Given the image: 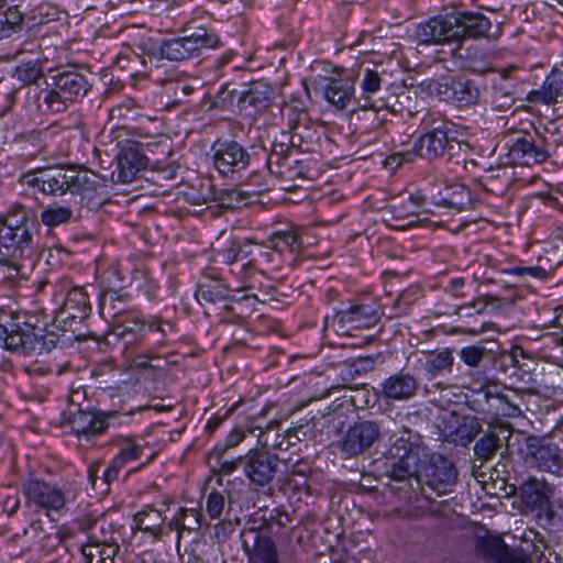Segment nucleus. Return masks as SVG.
I'll list each match as a JSON object with an SVG mask.
<instances>
[{
	"mask_svg": "<svg viewBox=\"0 0 563 563\" xmlns=\"http://www.w3.org/2000/svg\"><path fill=\"white\" fill-rule=\"evenodd\" d=\"M385 457L387 486L395 493L415 490L424 482L438 495H443L457 479L454 464L441 454H430L421 437L409 430L391 441Z\"/></svg>",
	"mask_w": 563,
	"mask_h": 563,
	"instance_id": "1",
	"label": "nucleus"
},
{
	"mask_svg": "<svg viewBox=\"0 0 563 563\" xmlns=\"http://www.w3.org/2000/svg\"><path fill=\"white\" fill-rule=\"evenodd\" d=\"M25 179L29 186L46 196H78L80 205L88 208H96L101 203L102 185L98 176L84 169L56 166L40 170L35 175L29 174Z\"/></svg>",
	"mask_w": 563,
	"mask_h": 563,
	"instance_id": "2",
	"label": "nucleus"
},
{
	"mask_svg": "<svg viewBox=\"0 0 563 563\" xmlns=\"http://www.w3.org/2000/svg\"><path fill=\"white\" fill-rule=\"evenodd\" d=\"M490 25V21L481 12L454 11L418 24L415 38L424 45L461 42L485 36Z\"/></svg>",
	"mask_w": 563,
	"mask_h": 563,
	"instance_id": "3",
	"label": "nucleus"
},
{
	"mask_svg": "<svg viewBox=\"0 0 563 563\" xmlns=\"http://www.w3.org/2000/svg\"><path fill=\"white\" fill-rule=\"evenodd\" d=\"M113 333L118 336L120 346L148 351L153 346H167L174 340L176 325L162 317H151L143 320L136 310L121 314L113 323Z\"/></svg>",
	"mask_w": 563,
	"mask_h": 563,
	"instance_id": "4",
	"label": "nucleus"
},
{
	"mask_svg": "<svg viewBox=\"0 0 563 563\" xmlns=\"http://www.w3.org/2000/svg\"><path fill=\"white\" fill-rule=\"evenodd\" d=\"M38 222L21 205L0 216V255L31 258L36 254Z\"/></svg>",
	"mask_w": 563,
	"mask_h": 563,
	"instance_id": "5",
	"label": "nucleus"
},
{
	"mask_svg": "<svg viewBox=\"0 0 563 563\" xmlns=\"http://www.w3.org/2000/svg\"><path fill=\"white\" fill-rule=\"evenodd\" d=\"M52 80V88L42 89L37 96V107L44 112L65 111L68 103L80 101L92 87L87 76L76 69L58 71Z\"/></svg>",
	"mask_w": 563,
	"mask_h": 563,
	"instance_id": "6",
	"label": "nucleus"
},
{
	"mask_svg": "<svg viewBox=\"0 0 563 563\" xmlns=\"http://www.w3.org/2000/svg\"><path fill=\"white\" fill-rule=\"evenodd\" d=\"M181 36L164 40L161 43L158 51L162 57L183 62L199 57L203 49L216 48L220 43L213 31L202 25H196L194 21L187 22L181 27Z\"/></svg>",
	"mask_w": 563,
	"mask_h": 563,
	"instance_id": "7",
	"label": "nucleus"
},
{
	"mask_svg": "<svg viewBox=\"0 0 563 563\" xmlns=\"http://www.w3.org/2000/svg\"><path fill=\"white\" fill-rule=\"evenodd\" d=\"M422 123L428 131L416 141V155L432 161L445 155L451 157L461 147V143L452 135L454 131L435 113L426 114Z\"/></svg>",
	"mask_w": 563,
	"mask_h": 563,
	"instance_id": "8",
	"label": "nucleus"
},
{
	"mask_svg": "<svg viewBox=\"0 0 563 563\" xmlns=\"http://www.w3.org/2000/svg\"><path fill=\"white\" fill-rule=\"evenodd\" d=\"M554 142L549 139L544 126L533 133L526 132L509 146L508 158L511 164L520 166L542 164L550 158Z\"/></svg>",
	"mask_w": 563,
	"mask_h": 563,
	"instance_id": "9",
	"label": "nucleus"
},
{
	"mask_svg": "<svg viewBox=\"0 0 563 563\" xmlns=\"http://www.w3.org/2000/svg\"><path fill=\"white\" fill-rule=\"evenodd\" d=\"M295 135L282 132L279 137L273 142L267 157V168L277 178L292 180L302 176L301 162L297 158L299 152L296 150Z\"/></svg>",
	"mask_w": 563,
	"mask_h": 563,
	"instance_id": "10",
	"label": "nucleus"
},
{
	"mask_svg": "<svg viewBox=\"0 0 563 563\" xmlns=\"http://www.w3.org/2000/svg\"><path fill=\"white\" fill-rule=\"evenodd\" d=\"M242 473L250 486L258 489L268 486L280 467L279 457L266 450L253 449L242 455Z\"/></svg>",
	"mask_w": 563,
	"mask_h": 563,
	"instance_id": "11",
	"label": "nucleus"
},
{
	"mask_svg": "<svg viewBox=\"0 0 563 563\" xmlns=\"http://www.w3.org/2000/svg\"><path fill=\"white\" fill-rule=\"evenodd\" d=\"M55 287L57 288L55 296L57 297L59 292L62 297V303L54 310L56 321L67 324V322H82L89 317L91 306L88 294L82 287H71L67 279H60Z\"/></svg>",
	"mask_w": 563,
	"mask_h": 563,
	"instance_id": "12",
	"label": "nucleus"
},
{
	"mask_svg": "<svg viewBox=\"0 0 563 563\" xmlns=\"http://www.w3.org/2000/svg\"><path fill=\"white\" fill-rule=\"evenodd\" d=\"M213 167L224 177H234L251 163L246 147L235 140L218 139L211 146Z\"/></svg>",
	"mask_w": 563,
	"mask_h": 563,
	"instance_id": "13",
	"label": "nucleus"
},
{
	"mask_svg": "<svg viewBox=\"0 0 563 563\" xmlns=\"http://www.w3.org/2000/svg\"><path fill=\"white\" fill-rule=\"evenodd\" d=\"M526 460L541 472L563 476V448L550 439L529 435L526 438Z\"/></svg>",
	"mask_w": 563,
	"mask_h": 563,
	"instance_id": "14",
	"label": "nucleus"
},
{
	"mask_svg": "<svg viewBox=\"0 0 563 563\" xmlns=\"http://www.w3.org/2000/svg\"><path fill=\"white\" fill-rule=\"evenodd\" d=\"M380 435V426L377 422L357 421L346 430L338 446L346 457H355L367 452Z\"/></svg>",
	"mask_w": 563,
	"mask_h": 563,
	"instance_id": "15",
	"label": "nucleus"
},
{
	"mask_svg": "<svg viewBox=\"0 0 563 563\" xmlns=\"http://www.w3.org/2000/svg\"><path fill=\"white\" fill-rule=\"evenodd\" d=\"M518 493L523 511L547 514L549 518H552L554 510L551 498L554 494V487L545 479L530 477L521 483Z\"/></svg>",
	"mask_w": 563,
	"mask_h": 563,
	"instance_id": "16",
	"label": "nucleus"
},
{
	"mask_svg": "<svg viewBox=\"0 0 563 563\" xmlns=\"http://www.w3.org/2000/svg\"><path fill=\"white\" fill-rule=\"evenodd\" d=\"M442 434L446 442L467 446L482 431V423L474 416L450 412L442 418Z\"/></svg>",
	"mask_w": 563,
	"mask_h": 563,
	"instance_id": "17",
	"label": "nucleus"
},
{
	"mask_svg": "<svg viewBox=\"0 0 563 563\" xmlns=\"http://www.w3.org/2000/svg\"><path fill=\"white\" fill-rule=\"evenodd\" d=\"M33 334V324L14 321L0 323V345L21 355H31L37 345Z\"/></svg>",
	"mask_w": 563,
	"mask_h": 563,
	"instance_id": "18",
	"label": "nucleus"
},
{
	"mask_svg": "<svg viewBox=\"0 0 563 563\" xmlns=\"http://www.w3.org/2000/svg\"><path fill=\"white\" fill-rule=\"evenodd\" d=\"M145 147L148 148L150 144L135 140H126L122 143L117 157L120 181L125 184L132 183L136 174L146 168L150 159L145 153Z\"/></svg>",
	"mask_w": 563,
	"mask_h": 563,
	"instance_id": "19",
	"label": "nucleus"
},
{
	"mask_svg": "<svg viewBox=\"0 0 563 563\" xmlns=\"http://www.w3.org/2000/svg\"><path fill=\"white\" fill-rule=\"evenodd\" d=\"M22 492L27 501L47 510H60L66 504L62 489L37 477L30 476L25 479Z\"/></svg>",
	"mask_w": 563,
	"mask_h": 563,
	"instance_id": "20",
	"label": "nucleus"
},
{
	"mask_svg": "<svg viewBox=\"0 0 563 563\" xmlns=\"http://www.w3.org/2000/svg\"><path fill=\"white\" fill-rule=\"evenodd\" d=\"M419 390L418 378L409 372L399 371L387 377L380 385L379 395L389 401H407Z\"/></svg>",
	"mask_w": 563,
	"mask_h": 563,
	"instance_id": "21",
	"label": "nucleus"
},
{
	"mask_svg": "<svg viewBox=\"0 0 563 563\" xmlns=\"http://www.w3.org/2000/svg\"><path fill=\"white\" fill-rule=\"evenodd\" d=\"M333 318L341 328H347L350 331L375 327L380 314L371 305L351 303L347 308L338 310Z\"/></svg>",
	"mask_w": 563,
	"mask_h": 563,
	"instance_id": "22",
	"label": "nucleus"
},
{
	"mask_svg": "<svg viewBox=\"0 0 563 563\" xmlns=\"http://www.w3.org/2000/svg\"><path fill=\"white\" fill-rule=\"evenodd\" d=\"M111 415L102 411H85L78 409L70 413L69 426L75 434L87 440L103 433L108 427Z\"/></svg>",
	"mask_w": 563,
	"mask_h": 563,
	"instance_id": "23",
	"label": "nucleus"
},
{
	"mask_svg": "<svg viewBox=\"0 0 563 563\" xmlns=\"http://www.w3.org/2000/svg\"><path fill=\"white\" fill-rule=\"evenodd\" d=\"M527 99L532 103L553 104L555 112L563 115V70H553L539 89L528 93Z\"/></svg>",
	"mask_w": 563,
	"mask_h": 563,
	"instance_id": "24",
	"label": "nucleus"
},
{
	"mask_svg": "<svg viewBox=\"0 0 563 563\" xmlns=\"http://www.w3.org/2000/svg\"><path fill=\"white\" fill-rule=\"evenodd\" d=\"M102 538L93 534L89 541L80 547L84 563H114L120 547L112 532Z\"/></svg>",
	"mask_w": 563,
	"mask_h": 563,
	"instance_id": "25",
	"label": "nucleus"
},
{
	"mask_svg": "<svg viewBox=\"0 0 563 563\" xmlns=\"http://www.w3.org/2000/svg\"><path fill=\"white\" fill-rule=\"evenodd\" d=\"M242 543L245 552L253 551L254 563H279L272 538L261 534L255 528L243 530Z\"/></svg>",
	"mask_w": 563,
	"mask_h": 563,
	"instance_id": "26",
	"label": "nucleus"
},
{
	"mask_svg": "<svg viewBox=\"0 0 563 563\" xmlns=\"http://www.w3.org/2000/svg\"><path fill=\"white\" fill-rule=\"evenodd\" d=\"M104 278L109 289H123L132 284L142 288V283L147 279V273L144 269L136 268L131 262L124 261L112 264L106 271Z\"/></svg>",
	"mask_w": 563,
	"mask_h": 563,
	"instance_id": "27",
	"label": "nucleus"
},
{
	"mask_svg": "<svg viewBox=\"0 0 563 563\" xmlns=\"http://www.w3.org/2000/svg\"><path fill=\"white\" fill-rule=\"evenodd\" d=\"M166 520V516L152 505L144 506L133 518L136 528L144 533H148L156 541H161L170 533Z\"/></svg>",
	"mask_w": 563,
	"mask_h": 563,
	"instance_id": "28",
	"label": "nucleus"
},
{
	"mask_svg": "<svg viewBox=\"0 0 563 563\" xmlns=\"http://www.w3.org/2000/svg\"><path fill=\"white\" fill-rule=\"evenodd\" d=\"M231 273L238 277V285L233 286L232 290H244L247 297L258 298L256 291L264 289L265 276L255 260H249L240 267L232 268Z\"/></svg>",
	"mask_w": 563,
	"mask_h": 563,
	"instance_id": "29",
	"label": "nucleus"
},
{
	"mask_svg": "<svg viewBox=\"0 0 563 563\" xmlns=\"http://www.w3.org/2000/svg\"><path fill=\"white\" fill-rule=\"evenodd\" d=\"M274 90L267 84L262 81L253 82L247 90L239 97V107L242 110L252 109L256 112L269 108Z\"/></svg>",
	"mask_w": 563,
	"mask_h": 563,
	"instance_id": "30",
	"label": "nucleus"
},
{
	"mask_svg": "<svg viewBox=\"0 0 563 563\" xmlns=\"http://www.w3.org/2000/svg\"><path fill=\"white\" fill-rule=\"evenodd\" d=\"M386 71L379 70L377 66H374V68L367 67L360 74L361 98L365 101L362 106L364 109H379L382 107L373 100V97L379 92Z\"/></svg>",
	"mask_w": 563,
	"mask_h": 563,
	"instance_id": "31",
	"label": "nucleus"
},
{
	"mask_svg": "<svg viewBox=\"0 0 563 563\" xmlns=\"http://www.w3.org/2000/svg\"><path fill=\"white\" fill-rule=\"evenodd\" d=\"M354 93V82L349 78H330L324 88L328 102L338 109H345Z\"/></svg>",
	"mask_w": 563,
	"mask_h": 563,
	"instance_id": "32",
	"label": "nucleus"
},
{
	"mask_svg": "<svg viewBox=\"0 0 563 563\" xmlns=\"http://www.w3.org/2000/svg\"><path fill=\"white\" fill-rule=\"evenodd\" d=\"M268 241L275 249L287 256H294L301 252L303 247L300 230L296 227H289L286 230H277L273 232Z\"/></svg>",
	"mask_w": 563,
	"mask_h": 563,
	"instance_id": "33",
	"label": "nucleus"
},
{
	"mask_svg": "<svg viewBox=\"0 0 563 563\" xmlns=\"http://www.w3.org/2000/svg\"><path fill=\"white\" fill-rule=\"evenodd\" d=\"M128 299V294H119L117 290L107 289L99 298L100 314L104 319H111L114 323L119 320L121 314H125L130 311L125 309Z\"/></svg>",
	"mask_w": 563,
	"mask_h": 563,
	"instance_id": "34",
	"label": "nucleus"
},
{
	"mask_svg": "<svg viewBox=\"0 0 563 563\" xmlns=\"http://www.w3.org/2000/svg\"><path fill=\"white\" fill-rule=\"evenodd\" d=\"M137 49L129 47L128 64H124V66H129V75L131 77L146 75L148 65L158 60L156 49L146 47L145 43L140 44Z\"/></svg>",
	"mask_w": 563,
	"mask_h": 563,
	"instance_id": "35",
	"label": "nucleus"
},
{
	"mask_svg": "<svg viewBox=\"0 0 563 563\" xmlns=\"http://www.w3.org/2000/svg\"><path fill=\"white\" fill-rule=\"evenodd\" d=\"M201 526V512L194 508H179L176 515L168 520V530L176 531L177 544L180 543L184 531H197Z\"/></svg>",
	"mask_w": 563,
	"mask_h": 563,
	"instance_id": "36",
	"label": "nucleus"
},
{
	"mask_svg": "<svg viewBox=\"0 0 563 563\" xmlns=\"http://www.w3.org/2000/svg\"><path fill=\"white\" fill-rule=\"evenodd\" d=\"M451 87V99L461 107L477 103L481 97L479 88L476 84L463 76L453 77Z\"/></svg>",
	"mask_w": 563,
	"mask_h": 563,
	"instance_id": "37",
	"label": "nucleus"
},
{
	"mask_svg": "<svg viewBox=\"0 0 563 563\" xmlns=\"http://www.w3.org/2000/svg\"><path fill=\"white\" fill-rule=\"evenodd\" d=\"M503 446V439L497 430L485 432L474 445V460L481 462V465L492 461L498 450Z\"/></svg>",
	"mask_w": 563,
	"mask_h": 563,
	"instance_id": "38",
	"label": "nucleus"
},
{
	"mask_svg": "<svg viewBox=\"0 0 563 563\" xmlns=\"http://www.w3.org/2000/svg\"><path fill=\"white\" fill-rule=\"evenodd\" d=\"M113 445L118 446L119 452L114 455L117 463L126 465L132 461H137L144 455L147 445L139 443L132 437H117L112 440Z\"/></svg>",
	"mask_w": 563,
	"mask_h": 563,
	"instance_id": "39",
	"label": "nucleus"
},
{
	"mask_svg": "<svg viewBox=\"0 0 563 563\" xmlns=\"http://www.w3.org/2000/svg\"><path fill=\"white\" fill-rule=\"evenodd\" d=\"M454 365V355L452 350L443 349L439 352H428L424 369L431 377H437L451 373Z\"/></svg>",
	"mask_w": 563,
	"mask_h": 563,
	"instance_id": "40",
	"label": "nucleus"
},
{
	"mask_svg": "<svg viewBox=\"0 0 563 563\" xmlns=\"http://www.w3.org/2000/svg\"><path fill=\"white\" fill-rule=\"evenodd\" d=\"M251 260H255L256 265L261 266L263 269L277 273L283 271L286 266H290L295 257L287 256L273 246L267 251H261L257 257H252Z\"/></svg>",
	"mask_w": 563,
	"mask_h": 563,
	"instance_id": "41",
	"label": "nucleus"
},
{
	"mask_svg": "<svg viewBox=\"0 0 563 563\" xmlns=\"http://www.w3.org/2000/svg\"><path fill=\"white\" fill-rule=\"evenodd\" d=\"M478 181L486 192L496 196L503 195L509 184V179L506 176V169L503 167L485 170L484 174L479 176Z\"/></svg>",
	"mask_w": 563,
	"mask_h": 563,
	"instance_id": "42",
	"label": "nucleus"
},
{
	"mask_svg": "<svg viewBox=\"0 0 563 563\" xmlns=\"http://www.w3.org/2000/svg\"><path fill=\"white\" fill-rule=\"evenodd\" d=\"M141 107L134 99H125L109 111V121L113 126H125L129 120H133L140 113Z\"/></svg>",
	"mask_w": 563,
	"mask_h": 563,
	"instance_id": "43",
	"label": "nucleus"
},
{
	"mask_svg": "<svg viewBox=\"0 0 563 563\" xmlns=\"http://www.w3.org/2000/svg\"><path fill=\"white\" fill-rule=\"evenodd\" d=\"M507 547L500 538L486 537L479 538L476 542V553L487 560H493L496 563L503 558L507 551Z\"/></svg>",
	"mask_w": 563,
	"mask_h": 563,
	"instance_id": "44",
	"label": "nucleus"
},
{
	"mask_svg": "<svg viewBox=\"0 0 563 563\" xmlns=\"http://www.w3.org/2000/svg\"><path fill=\"white\" fill-rule=\"evenodd\" d=\"M47 60V57H37L34 60L22 63L15 69L18 79L26 85L36 84L44 76V65Z\"/></svg>",
	"mask_w": 563,
	"mask_h": 563,
	"instance_id": "45",
	"label": "nucleus"
},
{
	"mask_svg": "<svg viewBox=\"0 0 563 563\" xmlns=\"http://www.w3.org/2000/svg\"><path fill=\"white\" fill-rule=\"evenodd\" d=\"M74 211L69 206H49L40 216L41 222L47 228H56L70 222Z\"/></svg>",
	"mask_w": 563,
	"mask_h": 563,
	"instance_id": "46",
	"label": "nucleus"
},
{
	"mask_svg": "<svg viewBox=\"0 0 563 563\" xmlns=\"http://www.w3.org/2000/svg\"><path fill=\"white\" fill-rule=\"evenodd\" d=\"M164 346H153L148 351L141 349H126L122 353L128 361H131L136 368H150L151 361L158 360L161 357L158 351Z\"/></svg>",
	"mask_w": 563,
	"mask_h": 563,
	"instance_id": "47",
	"label": "nucleus"
},
{
	"mask_svg": "<svg viewBox=\"0 0 563 563\" xmlns=\"http://www.w3.org/2000/svg\"><path fill=\"white\" fill-rule=\"evenodd\" d=\"M252 195L241 189L224 190L220 194L219 203L223 208L240 209L250 203Z\"/></svg>",
	"mask_w": 563,
	"mask_h": 563,
	"instance_id": "48",
	"label": "nucleus"
},
{
	"mask_svg": "<svg viewBox=\"0 0 563 563\" xmlns=\"http://www.w3.org/2000/svg\"><path fill=\"white\" fill-rule=\"evenodd\" d=\"M22 22L23 16L16 8H9V10L0 18V40L10 36L11 31L20 29Z\"/></svg>",
	"mask_w": 563,
	"mask_h": 563,
	"instance_id": "49",
	"label": "nucleus"
},
{
	"mask_svg": "<svg viewBox=\"0 0 563 563\" xmlns=\"http://www.w3.org/2000/svg\"><path fill=\"white\" fill-rule=\"evenodd\" d=\"M224 507H225L224 493L213 489L207 495L206 511L211 519L220 518L224 510Z\"/></svg>",
	"mask_w": 563,
	"mask_h": 563,
	"instance_id": "50",
	"label": "nucleus"
},
{
	"mask_svg": "<svg viewBox=\"0 0 563 563\" xmlns=\"http://www.w3.org/2000/svg\"><path fill=\"white\" fill-rule=\"evenodd\" d=\"M486 356V349L478 345L465 346L460 352L461 360L472 368L478 367Z\"/></svg>",
	"mask_w": 563,
	"mask_h": 563,
	"instance_id": "51",
	"label": "nucleus"
},
{
	"mask_svg": "<svg viewBox=\"0 0 563 563\" xmlns=\"http://www.w3.org/2000/svg\"><path fill=\"white\" fill-rule=\"evenodd\" d=\"M389 209L391 213L394 214V218L396 219H409V218H416L418 216V212L413 205L408 203L407 200L404 198H400L396 201H394Z\"/></svg>",
	"mask_w": 563,
	"mask_h": 563,
	"instance_id": "52",
	"label": "nucleus"
},
{
	"mask_svg": "<svg viewBox=\"0 0 563 563\" xmlns=\"http://www.w3.org/2000/svg\"><path fill=\"white\" fill-rule=\"evenodd\" d=\"M453 77H442L439 80H429L426 82V88L430 93L440 96L443 99H451V87Z\"/></svg>",
	"mask_w": 563,
	"mask_h": 563,
	"instance_id": "53",
	"label": "nucleus"
},
{
	"mask_svg": "<svg viewBox=\"0 0 563 563\" xmlns=\"http://www.w3.org/2000/svg\"><path fill=\"white\" fill-rule=\"evenodd\" d=\"M18 258L0 255V273L4 280H14L20 275V265Z\"/></svg>",
	"mask_w": 563,
	"mask_h": 563,
	"instance_id": "54",
	"label": "nucleus"
},
{
	"mask_svg": "<svg viewBox=\"0 0 563 563\" xmlns=\"http://www.w3.org/2000/svg\"><path fill=\"white\" fill-rule=\"evenodd\" d=\"M43 330L42 329H37L35 325H33V334L34 336L36 338V341H37V345H36V349H34L32 351V354H40L42 352H49L53 347H55L56 345V342H57V338L54 333L52 334H48L46 336H43L42 334H40V332H42Z\"/></svg>",
	"mask_w": 563,
	"mask_h": 563,
	"instance_id": "55",
	"label": "nucleus"
},
{
	"mask_svg": "<svg viewBox=\"0 0 563 563\" xmlns=\"http://www.w3.org/2000/svg\"><path fill=\"white\" fill-rule=\"evenodd\" d=\"M416 153L413 152H396L387 156L384 166L393 172L397 170L402 164L410 163Z\"/></svg>",
	"mask_w": 563,
	"mask_h": 563,
	"instance_id": "56",
	"label": "nucleus"
},
{
	"mask_svg": "<svg viewBox=\"0 0 563 563\" xmlns=\"http://www.w3.org/2000/svg\"><path fill=\"white\" fill-rule=\"evenodd\" d=\"M549 139L555 140L554 148L563 143V115L560 119L544 125Z\"/></svg>",
	"mask_w": 563,
	"mask_h": 563,
	"instance_id": "57",
	"label": "nucleus"
},
{
	"mask_svg": "<svg viewBox=\"0 0 563 563\" xmlns=\"http://www.w3.org/2000/svg\"><path fill=\"white\" fill-rule=\"evenodd\" d=\"M124 467L121 463H117L114 459L110 462L109 466L103 473V477L101 478V485H109L114 482L119 477L120 471Z\"/></svg>",
	"mask_w": 563,
	"mask_h": 563,
	"instance_id": "58",
	"label": "nucleus"
},
{
	"mask_svg": "<svg viewBox=\"0 0 563 563\" xmlns=\"http://www.w3.org/2000/svg\"><path fill=\"white\" fill-rule=\"evenodd\" d=\"M515 103V97L512 91L505 92L501 98L498 96H493V104L494 108L498 111H507Z\"/></svg>",
	"mask_w": 563,
	"mask_h": 563,
	"instance_id": "59",
	"label": "nucleus"
},
{
	"mask_svg": "<svg viewBox=\"0 0 563 563\" xmlns=\"http://www.w3.org/2000/svg\"><path fill=\"white\" fill-rule=\"evenodd\" d=\"M504 273H509L516 276H532V277H540L543 274V269L539 266L536 267H525V266H515L511 268H506L503 271Z\"/></svg>",
	"mask_w": 563,
	"mask_h": 563,
	"instance_id": "60",
	"label": "nucleus"
},
{
	"mask_svg": "<svg viewBox=\"0 0 563 563\" xmlns=\"http://www.w3.org/2000/svg\"><path fill=\"white\" fill-rule=\"evenodd\" d=\"M224 297L222 290H212L210 287L201 286L197 292V298L200 300L216 302Z\"/></svg>",
	"mask_w": 563,
	"mask_h": 563,
	"instance_id": "61",
	"label": "nucleus"
},
{
	"mask_svg": "<svg viewBox=\"0 0 563 563\" xmlns=\"http://www.w3.org/2000/svg\"><path fill=\"white\" fill-rule=\"evenodd\" d=\"M273 430H274V428L268 427L261 434L260 442L262 443L263 446H271V448H274V449L283 450L284 449L283 445H284V441L286 439V435L283 437L282 441H278L279 434H276V439L272 440V439H269V435H271Z\"/></svg>",
	"mask_w": 563,
	"mask_h": 563,
	"instance_id": "62",
	"label": "nucleus"
},
{
	"mask_svg": "<svg viewBox=\"0 0 563 563\" xmlns=\"http://www.w3.org/2000/svg\"><path fill=\"white\" fill-rule=\"evenodd\" d=\"M194 91V88L189 85H185L178 81H169L165 84V95L169 93H181L187 97Z\"/></svg>",
	"mask_w": 563,
	"mask_h": 563,
	"instance_id": "63",
	"label": "nucleus"
},
{
	"mask_svg": "<svg viewBox=\"0 0 563 563\" xmlns=\"http://www.w3.org/2000/svg\"><path fill=\"white\" fill-rule=\"evenodd\" d=\"M268 522L275 523L280 528H285L291 522V518L287 512L280 510L279 508H275L271 512Z\"/></svg>",
	"mask_w": 563,
	"mask_h": 563,
	"instance_id": "64",
	"label": "nucleus"
}]
</instances>
